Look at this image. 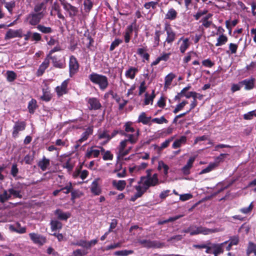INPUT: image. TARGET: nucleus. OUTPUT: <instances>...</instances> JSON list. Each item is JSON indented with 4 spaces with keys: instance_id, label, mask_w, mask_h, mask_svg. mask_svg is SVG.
<instances>
[{
    "instance_id": "nucleus-61",
    "label": "nucleus",
    "mask_w": 256,
    "mask_h": 256,
    "mask_svg": "<svg viewBox=\"0 0 256 256\" xmlns=\"http://www.w3.org/2000/svg\"><path fill=\"white\" fill-rule=\"evenodd\" d=\"M18 171L17 164H12L10 170V174L16 178L18 173Z\"/></svg>"
},
{
    "instance_id": "nucleus-55",
    "label": "nucleus",
    "mask_w": 256,
    "mask_h": 256,
    "mask_svg": "<svg viewBox=\"0 0 256 256\" xmlns=\"http://www.w3.org/2000/svg\"><path fill=\"white\" fill-rule=\"evenodd\" d=\"M82 195V192L79 190H72L71 192V200L74 202L76 198H80Z\"/></svg>"
},
{
    "instance_id": "nucleus-1",
    "label": "nucleus",
    "mask_w": 256,
    "mask_h": 256,
    "mask_svg": "<svg viewBox=\"0 0 256 256\" xmlns=\"http://www.w3.org/2000/svg\"><path fill=\"white\" fill-rule=\"evenodd\" d=\"M88 78L92 83L98 85L100 89L102 91L108 86V78L106 76L92 72L89 75Z\"/></svg>"
},
{
    "instance_id": "nucleus-16",
    "label": "nucleus",
    "mask_w": 256,
    "mask_h": 256,
    "mask_svg": "<svg viewBox=\"0 0 256 256\" xmlns=\"http://www.w3.org/2000/svg\"><path fill=\"white\" fill-rule=\"evenodd\" d=\"M54 214L58 220H66L71 216L68 212H64L61 209H56L54 212Z\"/></svg>"
},
{
    "instance_id": "nucleus-15",
    "label": "nucleus",
    "mask_w": 256,
    "mask_h": 256,
    "mask_svg": "<svg viewBox=\"0 0 256 256\" xmlns=\"http://www.w3.org/2000/svg\"><path fill=\"white\" fill-rule=\"evenodd\" d=\"M138 242L142 246L148 248L158 247L156 241H152L150 240H139Z\"/></svg>"
},
{
    "instance_id": "nucleus-4",
    "label": "nucleus",
    "mask_w": 256,
    "mask_h": 256,
    "mask_svg": "<svg viewBox=\"0 0 256 256\" xmlns=\"http://www.w3.org/2000/svg\"><path fill=\"white\" fill-rule=\"evenodd\" d=\"M61 50V48L60 46H57L54 48L52 49L50 52L49 54L46 56V57L44 60V62L42 63V64L40 66L38 71H37V76H40L43 74L45 70L48 67L50 64V62H49V58L48 56H52V54L56 52H58Z\"/></svg>"
},
{
    "instance_id": "nucleus-10",
    "label": "nucleus",
    "mask_w": 256,
    "mask_h": 256,
    "mask_svg": "<svg viewBox=\"0 0 256 256\" xmlns=\"http://www.w3.org/2000/svg\"><path fill=\"white\" fill-rule=\"evenodd\" d=\"M23 36L22 30V28L14 30L9 29L6 32L4 40H10L14 38H22Z\"/></svg>"
},
{
    "instance_id": "nucleus-9",
    "label": "nucleus",
    "mask_w": 256,
    "mask_h": 256,
    "mask_svg": "<svg viewBox=\"0 0 256 256\" xmlns=\"http://www.w3.org/2000/svg\"><path fill=\"white\" fill-rule=\"evenodd\" d=\"M49 60H52L53 66L58 68H64L66 66L64 60L60 58V56H48Z\"/></svg>"
},
{
    "instance_id": "nucleus-58",
    "label": "nucleus",
    "mask_w": 256,
    "mask_h": 256,
    "mask_svg": "<svg viewBox=\"0 0 256 256\" xmlns=\"http://www.w3.org/2000/svg\"><path fill=\"white\" fill-rule=\"evenodd\" d=\"M42 40V35L38 32H34L32 33V35L31 36V40L32 41H34L36 42H38L40 41H41Z\"/></svg>"
},
{
    "instance_id": "nucleus-64",
    "label": "nucleus",
    "mask_w": 256,
    "mask_h": 256,
    "mask_svg": "<svg viewBox=\"0 0 256 256\" xmlns=\"http://www.w3.org/2000/svg\"><path fill=\"white\" fill-rule=\"evenodd\" d=\"M254 116H256V110H252L244 114V118L246 120L252 119Z\"/></svg>"
},
{
    "instance_id": "nucleus-42",
    "label": "nucleus",
    "mask_w": 256,
    "mask_h": 256,
    "mask_svg": "<svg viewBox=\"0 0 256 256\" xmlns=\"http://www.w3.org/2000/svg\"><path fill=\"white\" fill-rule=\"evenodd\" d=\"M10 199L11 198L8 190H4L2 193L0 194V202L4 204Z\"/></svg>"
},
{
    "instance_id": "nucleus-46",
    "label": "nucleus",
    "mask_w": 256,
    "mask_h": 256,
    "mask_svg": "<svg viewBox=\"0 0 256 256\" xmlns=\"http://www.w3.org/2000/svg\"><path fill=\"white\" fill-rule=\"evenodd\" d=\"M160 0H154V1L148 2H146L144 6L146 10H149L150 8H152L154 10L156 8V6L158 4Z\"/></svg>"
},
{
    "instance_id": "nucleus-30",
    "label": "nucleus",
    "mask_w": 256,
    "mask_h": 256,
    "mask_svg": "<svg viewBox=\"0 0 256 256\" xmlns=\"http://www.w3.org/2000/svg\"><path fill=\"white\" fill-rule=\"evenodd\" d=\"M36 29L44 34H50L53 32L52 28L50 26H46L44 25L40 24L36 26Z\"/></svg>"
},
{
    "instance_id": "nucleus-12",
    "label": "nucleus",
    "mask_w": 256,
    "mask_h": 256,
    "mask_svg": "<svg viewBox=\"0 0 256 256\" xmlns=\"http://www.w3.org/2000/svg\"><path fill=\"white\" fill-rule=\"evenodd\" d=\"M98 242L97 239L92 240L88 242L86 240H80L74 243V244L82 247L86 249H90L92 246L96 244Z\"/></svg>"
},
{
    "instance_id": "nucleus-31",
    "label": "nucleus",
    "mask_w": 256,
    "mask_h": 256,
    "mask_svg": "<svg viewBox=\"0 0 256 256\" xmlns=\"http://www.w3.org/2000/svg\"><path fill=\"white\" fill-rule=\"evenodd\" d=\"M50 161L49 159L46 158V157H44L42 160H40L38 164V167L40 168V169L42 171H45L48 166H50Z\"/></svg>"
},
{
    "instance_id": "nucleus-29",
    "label": "nucleus",
    "mask_w": 256,
    "mask_h": 256,
    "mask_svg": "<svg viewBox=\"0 0 256 256\" xmlns=\"http://www.w3.org/2000/svg\"><path fill=\"white\" fill-rule=\"evenodd\" d=\"M228 241H226L224 242L218 244H212V248H216L214 250L212 251V254L214 256H217L218 254L223 252L224 250L222 249V246L224 244H227Z\"/></svg>"
},
{
    "instance_id": "nucleus-43",
    "label": "nucleus",
    "mask_w": 256,
    "mask_h": 256,
    "mask_svg": "<svg viewBox=\"0 0 256 256\" xmlns=\"http://www.w3.org/2000/svg\"><path fill=\"white\" fill-rule=\"evenodd\" d=\"M191 88V86L188 84L187 86L184 88L180 92H178L174 97L175 100H180V98L184 96V94H186V92L188 90Z\"/></svg>"
},
{
    "instance_id": "nucleus-36",
    "label": "nucleus",
    "mask_w": 256,
    "mask_h": 256,
    "mask_svg": "<svg viewBox=\"0 0 256 256\" xmlns=\"http://www.w3.org/2000/svg\"><path fill=\"white\" fill-rule=\"evenodd\" d=\"M239 242V238L238 236H233L230 238V242L226 247V250L229 251L231 250L232 246L237 245Z\"/></svg>"
},
{
    "instance_id": "nucleus-5",
    "label": "nucleus",
    "mask_w": 256,
    "mask_h": 256,
    "mask_svg": "<svg viewBox=\"0 0 256 256\" xmlns=\"http://www.w3.org/2000/svg\"><path fill=\"white\" fill-rule=\"evenodd\" d=\"M68 66L70 76L72 78L78 72L80 67L78 61L74 56L70 57Z\"/></svg>"
},
{
    "instance_id": "nucleus-53",
    "label": "nucleus",
    "mask_w": 256,
    "mask_h": 256,
    "mask_svg": "<svg viewBox=\"0 0 256 256\" xmlns=\"http://www.w3.org/2000/svg\"><path fill=\"white\" fill-rule=\"evenodd\" d=\"M217 164L216 163H210V164L205 168L203 169L200 172V174H204L208 173L213 170L216 166Z\"/></svg>"
},
{
    "instance_id": "nucleus-34",
    "label": "nucleus",
    "mask_w": 256,
    "mask_h": 256,
    "mask_svg": "<svg viewBox=\"0 0 256 256\" xmlns=\"http://www.w3.org/2000/svg\"><path fill=\"white\" fill-rule=\"evenodd\" d=\"M186 142V137L184 136H182L179 139L176 140L173 143L172 147L174 148H177L180 147L182 144H185Z\"/></svg>"
},
{
    "instance_id": "nucleus-17",
    "label": "nucleus",
    "mask_w": 256,
    "mask_h": 256,
    "mask_svg": "<svg viewBox=\"0 0 256 256\" xmlns=\"http://www.w3.org/2000/svg\"><path fill=\"white\" fill-rule=\"evenodd\" d=\"M8 193L10 198H22V194L21 190L16 187H12L8 189Z\"/></svg>"
},
{
    "instance_id": "nucleus-59",
    "label": "nucleus",
    "mask_w": 256,
    "mask_h": 256,
    "mask_svg": "<svg viewBox=\"0 0 256 256\" xmlns=\"http://www.w3.org/2000/svg\"><path fill=\"white\" fill-rule=\"evenodd\" d=\"M132 122H127L124 125V131L126 132H135L134 128L132 126Z\"/></svg>"
},
{
    "instance_id": "nucleus-35",
    "label": "nucleus",
    "mask_w": 256,
    "mask_h": 256,
    "mask_svg": "<svg viewBox=\"0 0 256 256\" xmlns=\"http://www.w3.org/2000/svg\"><path fill=\"white\" fill-rule=\"evenodd\" d=\"M37 102L35 99L32 98L28 104V108L30 114H34L38 108Z\"/></svg>"
},
{
    "instance_id": "nucleus-22",
    "label": "nucleus",
    "mask_w": 256,
    "mask_h": 256,
    "mask_svg": "<svg viewBox=\"0 0 256 256\" xmlns=\"http://www.w3.org/2000/svg\"><path fill=\"white\" fill-rule=\"evenodd\" d=\"M256 80L254 78L250 79H245L240 82V84L245 86V89L250 90L254 88V82Z\"/></svg>"
},
{
    "instance_id": "nucleus-41",
    "label": "nucleus",
    "mask_w": 256,
    "mask_h": 256,
    "mask_svg": "<svg viewBox=\"0 0 256 256\" xmlns=\"http://www.w3.org/2000/svg\"><path fill=\"white\" fill-rule=\"evenodd\" d=\"M228 40V37L224 34H220L217 38V42L216 44V46H219L225 44Z\"/></svg>"
},
{
    "instance_id": "nucleus-51",
    "label": "nucleus",
    "mask_w": 256,
    "mask_h": 256,
    "mask_svg": "<svg viewBox=\"0 0 256 256\" xmlns=\"http://www.w3.org/2000/svg\"><path fill=\"white\" fill-rule=\"evenodd\" d=\"M134 252L132 250H122L116 251L114 252V254L116 256H127L129 254H132Z\"/></svg>"
},
{
    "instance_id": "nucleus-40",
    "label": "nucleus",
    "mask_w": 256,
    "mask_h": 256,
    "mask_svg": "<svg viewBox=\"0 0 256 256\" xmlns=\"http://www.w3.org/2000/svg\"><path fill=\"white\" fill-rule=\"evenodd\" d=\"M163 34V32L160 30H156L154 34V47H157L160 45V36Z\"/></svg>"
},
{
    "instance_id": "nucleus-47",
    "label": "nucleus",
    "mask_w": 256,
    "mask_h": 256,
    "mask_svg": "<svg viewBox=\"0 0 256 256\" xmlns=\"http://www.w3.org/2000/svg\"><path fill=\"white\" fill-rule=\"evenodd\" d=\"M4 5L8 11L12 14L13 9L16 7V1L12 0L9 2H6Z\"/></svg>"
},
{
    "instance_id": "nucleus-44",
    "label": "nucleus",
    "mask_w": 256,
    "mask_h": 256,
    "mask_svg": "<svg viewBox=\"0 0 256 256\" xmlns=\"http://www.w3.org/2000/svg\"><path fill=\"white\" fill-rule=\"evenodd\" d=\"M151 119V117L146 116L145 112H142L138 116V122H142L144 124H147Z\"/></svg>"
},
{
    "instance_id": "nucleus-38",
    "label": "nucleus",
    "mask_w": 256,
    "mask_h": 256,
    "mask_svg": "<svg viewBox=\"0 0 256 256\" xmlns=\"http://www.w3.org/2000/svg\"><path fill=\"white\" fill-rule=\"evenodd\" d=\"M178 15V12L176 11L173 8H170L167 14H166V18L170 20H174Z\"/></svg>"
},
{
    "instance_id": "nucleus-20",
    "label": "nucleus",
    "mask_w": 256,
    "mask_h": 256,
    "mask_svg": "<svg viewBox=\"0 0 256 256\" xmlns=\"http://www.w3.org/2000/svg\"><path fill=\"white\" fill-rule=\"evenodd\" d=\"M98 179L94 180L90 186V191L95 196H98L102 192L100 188L98 186Z\"/></svg>"
},
{
    "instance_id": "nucleus-33",
    "label": "nucleus",
    "mask_w": 256,
    "mask_h": 256,
    "mask_svg": "<svg viewBox=\"0 0 256 256\" xmlns=\"http://www.w3.org/2000/svg\"><path fill=\"white\" fill-rule=\"evenodd\" d=\"M50 225L52 231H56L58 230H60L62 227V223L58 220H51Z\"/></svg>"
},
{
    "instance_id": "nucleus-23",
    "label": "nucleus",
    "mask_w": 256,
    "mask_h": 256,
    "mask_svg": "<svg viewBox=\"0 0 256 256\" xmlns=\"http://www.w3.org/2000/svg\"><path fill=\"white\" fill-rule=\"evenodd\" d=\"M147 51V46L140 48L137 49L136 53L142 58L146 60L147 61H148L150 60V56L149 54L146 52Z\"/></svg>"
},
{
    "instance_id": "nucleus-37",
    "label": "nucleus",
    "mask_w": 256,
    "mask_h": 256,
    "mask_svg": "<svg viewBox=\"0 0 256 256\" xmlns=\"http://www.w3.org/2000/svg\"><path fill=\"white\" fill-rule=\"evenodd\" d=\"M155 97L156 94H154V90H152V94L150 96H149L148 93H146L145 94V98L144 100V105H148L150 103L152 104Z\"/></svg>"
},
{
    "instance_id": "nucleus-7",
    "label": "nucleus",
    "mask_w": 256,
    "mask_h": 256,
    "mask_svg": "<svg viewBox=\"0 0 256 256\" xmlns=\"http://www.w3.org/2000/svg\"><path fill=\"white\" fill-rule=\"evenodd\" d=\"M26 127V122L24 121H18L14 124L13 127V131L12 132V136L14 138L18 136L20 132L23 131L25 130Z\"/></svg>"
},
{
    "instance_id": "nucleus-2",
    "label": "nucleus",
    "mask_w": 256,
    "mask_h": 256,
    "mask_svg": "<svg viewBox=\"0 0 256 256\" xmlns=\"http://www.w3.org/2000/svg\"><path fill=\"white\" fill-rule=\"evenodd\" d=\"M218 232L217 228H208L202 226H191L186 231V232H190V236H194L200 234L208 235Z\"/></svg>"
},
{
    "instance_id": "nucleus-54",
    "label": "nucleus",
    "mask_w": 256,
    "mask_h": 256,
    "mask_svg": "<svg viewBox=\"0 0 256 256\" xmlns=\"http://www.w3.org/2000/svg\"><path fill=\"white\" fill-rule=\"evenodd\" d=\"M180 218V216H176L174 217H170L167 220L158 221V224L162 225L169 222H172L178 220Z\"/></svg>"
},
{
    "instance_id": "nucleus-57",
    "label": "nucleus",
    "mask_w": 256,
    "mask_h": 256,
    "mask_svg": "<svg viewBox=\"0 0 256 256\" xmlns=\"http://www.w3.org/2000/svg\"><path fill=\"white\" fill-rule=\"evenodd\" d=\"M254 208L253 203L251 202L248 208H240L239 211L244 214H248L251 212Z\"/></svg>"
},
{
    "instance_id": "nucleus-28",
    "label": "nucleus",
    "mask_w": 256,
    "mask_h": 256,
    "mask_svg": "<svg viewBox=\"0 0 256 256\" xmlns=\"http://www.w3.org/2000/svg\"><path fill=\"white\" fill-rule=\"evenodd\" d=\"M138 72V70L137 68L130 66L128 70L126 71L125 75L127 78L133 80L134 78Z\"/></svg>"
},
{
    "instance_id": "nucleus-60",
    "label": "nucleus",
    "mask_w": 256,
    "mask_h": 256,
    "mask_svg": "<svg viewBox=\"0 0 256 256\" xmlns=\"http://www.w3.org/2000/svg\"><path fill=\"white\" fill-rule=\"evenodd\" d=\"M122 42V40L116 38L114 40V41H113L110 48V51H113L114 48L117 47L120 44H121Z\"/></svg>"
},
{
    "instance_id": "nucleus-45",
    "label": "nucleus",
    "mask_w": 256,
    "mask_h": 256,
    "mask_svg": "<svg viewBox=\"0 0 256 256\" xmlns=\"http://www.w3.org/2000/svg\"><path fill=\"white\" fill-rule=\"evenodd\" d=\"M252 253H254L256 256V244L250 242H248L246 250V254L248 256H249Z\"/></svg>"
},
{
    "instance_id": "nucleus-62",
    "label": "nucleus",
    "mask_w": 256,
    "mask_h": 256,
    "mask_svg": "<svg viewBox=\"0 0 256 256\" xmlns=\"http://www.w3.org/2000/svg\"><path fill=\"white\" fill-rule=\"evenodd\" d=\"M84 9L89 12L93 6V2L92 0H84Z\"/></svg>"
},
{
    "instance_id": "nucleus-11",
    "label": "nucleus",
    "mask_w": 256,
    "mask_h": 256,
    "mask_svg": "<svg viewBox=\"0 0 256 256\" xmlns=\"http://www.w3.org/2000/svg\"><path fill=\"white\" fill-rule=\"evenodd\" d=\"M87 102L90 110H98L102 108V104L98 98H90Z\"/></svg>"
},
{
    "instance_id": "nucleus-39",
    "label": "nucleus",
    "mask_w": 256,
    "mask_h": 256,
    "mask_svg": "<svg viewBox=\"0 0 256 256\" xmlns=\"http://www.w3.org/2000/svg\"><path fill=\"white\" fill-rule=\"evenodd\" d=\"M135 189L136 190V192L135 194L136 196L137 197L140 198L146 192L148 189L146 188V187L144 186H140V185L138 186H134Z\"/></svg>"
},
{
    "instance_id": "nucleus-32",
    "label": "nucleus",
    "mask_w": 256,
    "mask_h": 256,
    "mask_svg": "<svg viewBox=\"0 0 256 256\" xmlns=\"http://www.w3.org/2000/svg\"><path fill=\"white\" fill-rule=\"evenodd\" d=\"M176 76L173 73L171 72L168 74L164 78V88H168L171 84L172 80L175 78Z\"/></svg>"
},
{
    "instance_id": "nucleus-49",
    "label": "nucleus",
    "mask_w": 256,
    "mask_h": 256,
    "mask_svg": "<svg viewBox=\"0 0 256 256\" xmlns=\"http://www.w3.org/2000/svg\"><path fill=\"white\" fill-rule=\"evenodd\" d=\"M229 50L226 52L228 54H235L237 52L238 44L234 43H230L228 45Z\"/></svg>"
},
{
    "instance_id": "nucleus-63",
    "label": "nucleus",
    "mask_w": 256,
    "mask_h": 256,
    "mask_svg": "<svg viewBox=\"0 0 256 256\" xmlns=\"http://www.w3.org/2000/svg\"><path fill=\"white\" fill-rule=\"evenodd\" d=\"M88 252L85 250H82L80 249H77L72 252L73 256H84L88 254Z\"/></svg>"
},
{
    "instance_id": "nucleus-27",
    "label": "nucleus",
    "mask_w": 256,
    "mask_h": 256,
    "mask_svg": "<svg viewBox=\"0 0 256 256\" xmlns=\"http://www.w3.org/2000/svg\"><path fill=\"white\" fill-rule=\"evenodd\" d=\"M113 186L120 191L123 190L126 186V182L124 180H114L112 182Z\"/></svg>"
},
{
    "instance_id": "nucleus-26",
    "label": "nucleus",
    "mask_w": 256,
    "mask_h": 256,
    "mask_svg": "<svg viewBox=\"0 0 256 256\" xmlns=\"http://www.w3.org/2000/svg\"><path fill=\"white\" fill-rule=\"evenodd\" d=\"M10 230L12 231L20 234H24L26 232V228L22 227L20 226V224L19 222H17L16 224V226L12 225H10Z\"/></svg>"
},
{
    "instance_id": "nucleus-13",
    "label": "nucleus",
    "mask_w": 256,
    "mask_h": 256,
    "mask_svg": "<svg viewBox=\"0 0 256 256\" xmlns=\"http://www.w3.org/2000/svg\"><path fill=\"white\" fill-rule=\"evenodd\" d=\"M29 236L33 242L36 244L42 246L46 242V238L39 234L32 232L29 234Z\"/></svg>"
},
{
    "instance_id": "nucleus-8",
    "label": "nucleus",
    "mask_w": 256,
    "mask_h": 256,
    "mask_svg": "<svg viewBox=\"0 0 256 256\" xmlns=\"http://www.w3.org/2000/svg\"><path fill=\"white\" fill-rule=\"evenodd\" d=\"M164 30L166 32L167 36L164 42V45L166 44V42L171 44L176 39V34L170 26H165Z\"/></svg>"
},
{
    "instance_id": "nucleus-24",
    "label": "nucleus",
    "mask_w": 256,
    "mask_h": 256,
    "mask_svg": "<svg viewBox=\"0 0 256 256\" xmlns=\"http://www.w3.org/2000/svg\"><path fill=\"white\" fill-rule=\"evenodd\" d=\"M182 40V42L180 44V50L182 54H184L187 48H188L190 46V42L189 38H184L182 37L179 40L178 42H180Z\"/></svg>"
},
{
    "instance_id": "nucleus-48",
    "label": "nucleus",
    "mask_w": 256,
    "mask_h": 256,
    "mask_svg": "<svg viewBox=\"0 0 256 256\" xmlns=\"http://www.w3.org/2000/svg\"><path fill=\"white\" fill-rule=\"evenodd\" d=\"M6 74V80L9 82H14L17 78L16 73L12 70H8Z\"/></svg>"
},
{
    "instance_id": "nucleus-6",
    "label": "nucleus",
    "mask_w": 256,
    "mask_h": 256,
    "mask_svg": "<svg viewBox=\"0 0 256 256\" xmlns=\"http://www.w3.org/2000/svg\"><path fill=\"white\" fill-rule=\"evenodd\" d=\"M68 82L69 79H66L61 84L60 86H57L55 88V92L58 97L62 96L63 95L68 93Z\"/></svg>"
},
{
    "instance_id": "nucleus-18",
    "label": "nucleus",
    "mask_w": 256,
    "mask_h": 256,
    "mask_svg": "<svg viewBox=\"0 0 256 256\" xmlns=\"http://www.w3.org/2000/svg\"><path fill=\"white\" fill-rule=\"evenodd\" d=\"M93 132V126H89L86 128V130L82 134L81 138L78 141L77 143H82L86 140L89 136L92 135Z\"/></svg>"
},
{
    "instance_id": "nucleus-56",
    "label": "nucleus",
    "mask_w": 256,
    "mask_h": 256,
    "mask_svg": "<svg viewBox=\"0 0 256 256\" xmlns=\"http://www.w3.org/2000/svg\"><path fill=\"white\" fill-rule=\"evenodd\" d=\"M152 122L156 123L158 124H162L164 123L167 124L168 122V120L166 119L164 116H162L160 118H152Z\"/></svg>"
},
{
    "instance_id": "nucleus-3",
    "label": "nucleus",
    "mask_w": 256,
    "mask_h": 256,
    "mask_svg": "<svg viewBox=\"0 0 256 256\" xmlns=\"http://www.w3.org/2000/svg\"><path fill=\"white\" fill-rule=\"evenodd\" d=\"M44 18L42 14L34 13L32 12L26 16L24 22L30 26L36 28Z\"/></svg>"
},
{
    "instance_id": "nucleus-19",
    "label": "nucleus",
    "mask_w": 256,
    "mask_h": 256,
    "mask_svg": "<svg viewBox=\"0 0 256 256\" xmlns=\"http://www.w3.org/2000/svg\"><path fill=\"white\" fill-rule=\"evenodd\" d=\"M42 94L40 98V100L46 102H50L52 98V94L50 92V88L48 86H46V88H42Z\"/></svg>"
},
{
    "instance_id": "nucleus-50",
    "label": "nucleus",
    "mask_w": 256,
    "mask_h": 256,
    "mask_svg": "<svg viewBox=\"0 0 256 256\" xmlns=\"http://www.w3.org/2000/svg\"><path fill=\"white\" fill-rule=\"evenodd\" d=\"M98 138L99 139L106 138V140L104 142V144L107 143L110 140V135L108 134L107 130H104L102 132L100 133L98 135Z\"/></svg>"
},
{
    "instance_id": "nucleus-14",
    "label": "nucleus",
    "mask_w": 256,
    "mask_h": 256,
    "mask_svg": "<svg viewBox=\"0 0 256 256\" xmlns=\"http://www.w3.org/2000/svg\"><path fill=\"white\" fill-rule=\"evenodd\" d=\"M138 184H142L146 187V189H148L150 187L156 186L159 184L152 177L146 178L144 180L140 179L138 182Z\"/></svg>"
},
{
    "instance_id": "nucleus-21",
    "label": "nucleus",
    "mask_w": 256,
    "mask_h": 256,
    "mask_svg": "<svg viewBox=\"0 0 256 256\" xmlns=\"http://www.w3.org/2000/svg\"><path fill=\"white\" fill-rule=\"evenodd\" d=\"M132 32H133L132 24L128 25L126 27L124 33V42L126 44H128L130 42V38H131V36L132 34Z\"/></svg>"
},
{
    "instance_id": "nucleus-25",
    "label": "nucleus",
    "mask_w": 256,
    "mask_h": 256,
    "mask_svg": "<svg viewBox=\"0 0 256 256\" xmlns=\"http://www.w3.org/2000/svg\"><path fill=\"white\" fill-rule=\"evenodd\" d=\"M46 10V6H45L44 3L42 2L38 3L34 6V11L32 12L34 13L42 14H44V17L45 12L44 11Z\"/></svg>"
},
{
    "instance_id": "nucleus-52",
    "label": "nucleus",
    "mask_w": 256,
    "mask_h": 256,
    "mask_svg": "<svg viewBox=\"0 0 256 256\" xmlns=\"http://www.w3.org/2000/svg\"><path fill=\"white\" fill-rule=\"evenodd\" d=\"M84 36L86 37L87 40H88V42L86 44V47L90 49L92 46H94V40L92 38L88 30L84 33Z\"/></svg>"
}]
</instances>
